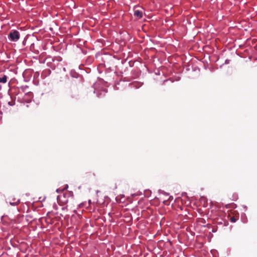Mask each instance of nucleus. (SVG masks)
<instances>
[{"instance_id":"1","label":"nucleus","mask_w":257,"mask_h":257,"mask_svg":"<svg viewBox=\"0 0 257 257\" xmlns=\"http://www.w3.org/2000/svg\"><path fill=\"white\" fill-rule=\"evenodd\" d=\"M69 196V194H64L63 195V196H59L58 199L59 201L63 205L66 204L67 207H71L72 205H73V202L74 201V200L72 196H70L69 198L67 199V196Z\"/></svg>"},{"instance_id":"2","label":"nucleus","mask_w":257,"mask_h":257,"mask_svg":"<svg viewBox=\"0 0 257 257\" xmlns=\"http://www.w3.org/2000/svg\"><path fill=\"white\" fill-rule=\"evenodd\" d=\"M8 38L12 41L17 42L20 39V33L16 30L12 31L8 35Z\"/></svg>"},{"instance_id":"3","label":"nucleus","mask_w":257,"mask_h":257,"mask_svg":"<svg viewBox=\"0 0 257 257\" xmlns=\"http://www.w3.org/2000/svg\"><path fill=\"white\" fill-rule=\"evenodd\" d=\"M43 221H45V222L47 224V225H50L52 224H54V225H57L58 224V222H54L56 221V220H52L50 217L42 218L39 219L38 221L39 222H37L36 224H43Z\"/></svg>"},{"instance_id":"4","label":"nucleus","mask_w":257,"mask_h":257,"mask_svg":"<svg viewBox=\"0 0 257 257\" xmlns=\"http://www.w3.org/2000/svg\"><path fill=\"white\" fill-rule=\"evenodd\" d=\"M227 220H229L231 223H235L239 219V215L231 213L227 216Z\"/></svg>"},{"instance_id":"5","label":"nucleus","mask_w":257,"mask_h":257,"mask_svg":"<svg viewBox=\"0 0 257 257\" xmlns=\"http://www.w3.org/2000/svg\"><path fill=\"white\" fill-rule=\"evenodd\" d=\"M134 16L138 19H141L143 17V13L139 10H135Z\"/></svg>"},{"instance_id":"6","label":"nucleus","mask_w":257,"mask_h":257,"mask_svg":"<svg viewBox=\"0 0 257 257\" xmlns=\"http://www.w3.org/2000/svg\"><path fill=\"white\" fill-rule=\"evenodd\" d=\"M179 219H180L181 221H182V222H180V223H178V224H179L180 223L183 224V223H184L185 222H187V220L188 219L187 218H185L184 216H183V215H180L179 216Z\"/></svg>"},{"instance_id":"7","label":"nucleus","mask_w":257,"mask_h":257,"mask_svg":"<svg viewBox=\"0 0 257 257\" xmlns=\"http://www.w3.org/2000/svg\"><path fill=\"white\" fill-rule=\"evenodd\" d=\"M7 81V76L4 75L3 77H0V83H5Z\"/></svg>"},{"instance_id":"8","label":"nucleus","mask_w":257,"mask_h":257,"mask_svg":"<svg viewBox=\"0 0 257 257\" xmlns=\"http://www.w3.org/2000/svg\"><path fill=\"white\" fill-rule=\"evenodd\" d=\"M20 199H18L16 201L10 202V203L12 205L16 206V205H18L20 203Z\"/></svg>"},{"instance_id":"9","label":"nucleus","mask_w":257,"mask_h":257,"mask_svg":"<svg viewBox=\"0 0 257 257\" xmlns=\"http://www.w3.org/2000/svg\"><path fill=\"white\" fill-rule=\"evenodd\" d=\"M197 222L198 224L204 223L205 222V221L203 218H198V219H197Z\"/></svg>"},{"instance_id":"10","label":"nucleus","mask_w":257,"mask_h":257,"mask_svg":"<svg viewBox=\"0 0 257 257\" xmlns=\"http://www.w3.org/2000/svg\"><path fill=\"white\" fill-rule=\"evenodd\" d=\"M165 223V219L164 218H163L160 221V225H161L162 224H164Z\"/></svg>"},{"instance_id":"11","label":"nucleus","mask_w":257,"mask_h":257,"mask_svg":"<svg viewBox=\"0 0 257 257\" xmlns=\"http://www.w3.org/2000/svg\"><path fill=\"white\" fill-rule=\"evenodd\" d=\"M76 217L75 216H73L72 218H71V220H72V222H71V223H73L74 222H72V221L75 219L76 218Z\"/></svg>"},{"instance_id":"12","label":"nucleus","mask_w":257,"mask_h":257,"mask_svg":"<svg viewBox=\"0 0 257 257\" xmlns=\"http://www.w3.org/2000/svg\"><path fill=\"white\" fill-rule=\"evenodd\" d=\"M34 220L31 221L30 222V223H34Z\"/></svg>"},{"instance_id":"13","label":"nucleus","mask_w":257,"mask_h":257,"mask_svg":"<svg viewBox=\"0 0 257 257\" xmlns=\"http://www.w3.org/2000/svg\"><path fill=\"white\" fill-rule=\"evenodd\" d=\"M9 104L10 105H12L13 104H11V103L10 102H9Z\"/></svg>"},{"instance_id":"14","label":"nucleus","mask_w":257,"mask_h":257,"mask_svg":"<svg viewBox=\"0 0 257 257\" xmlns=\"http://www.w3.org/2000/svg\"><path fill=\"white\" fill-rule=\"evenodd\" d=\"M186 230H187V231H188V230H189V227H187Z\"/></svg>"},{"instance_id":"15","label":"nucleus","mask_w":257,"mask_h":257,"mask_svg":"<svg viewBox=\"0 0 257 257\" xmlns=\"http://www.w3.org/2000/svg\"><path fill=\"white\" fill-rule=\"evenodd\" d=\"M207 225H211V224H210L209 223H208L207 224Z\"/></svg>"},{"instance_id":"16","label":"nucleus","mask_w":257,"mask_h":257,"mask_svg":"<svg viewBox=\"0 0 257 257\" xmlns=\"http://www.w3.org/2000/svg\"><path fill=\"white\" fill-rule=\"evenodd\" d=\"M222 222H219L218 223V224H222Z\"/></svg>"},{"instance_id":"17","label":"nucleus","mask_w":257,"mask_h":257,"mask_svg":"<svg viewBox=\"0 0 257 257\" xmlns=\"http://www.w3.org/2000/svg\"><path fill=\"white\" fill-rule=\"evenodd\" d=\"M44 222H45V221H43V224H44Z\"/></svg>"}]
</instances>
